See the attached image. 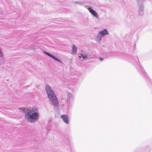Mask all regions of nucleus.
<instances>
[{"label":"nucleus","instance_id":"obj_1","mask_svg":"<svg viewBox=\"0 0 152 152\" xmlns=\"http://www.w3.org/2000/svg\"><path fill=\"white\" fill-rule=\"evenodd\" d=\"M37 110L35 108L27 109L25 113V118L29 120L31 122H33L37 120L39 116L38 113L36 112Z\"/></svg>","mask_w":152,"mask_h":152},{"label":"nucleus","instance_id":"obj_2","mask_svg":"<svg viewBox=\"0 0 152 152\" xmlns=\"http://www.w3.org/2000/svg\"><path fill=\"white\" fill-rule=\"evenodd\" d=\"M46 89L48 98L50 101L55 105L58 106V102L57 98L50 87L47 85L46 87Z\"/></svg>","mask_w":152,"mask_h":152},{"label":"nucleus","instance_id":"obj_3","mask_svg":"<svg viewBox=\"0 0 152 152\" xmlns=\"http://www.w3.org/2000/svg\"><path fill=\"white\" fill-rule=\"evenodd\" d=\"M45 53L46 55H47L49 56V57L52 58H53L56 61H58L59 63H62V62L61 61H60L59 59H58L57 58H56L54 56H53V55H51V54H50L49 53L47 52H45Z\"/></svg>","mask_w":152,"mask_h":152},{"label":"nucleus","instance_id":"obj_4","mask_svg":"<svg viewBox=\"0 0 152 152\" xmlns=\"http://www.w3.org/2000/svg\"><path fill=\"white\" fill-rule=\"evenodd\" d=\"M99 34L101 36H104L108 34V33L106 29H104V30L100 31L99 33Z\"/></svg>","mask_w":152,"mask_h":152},{"label":"nucleus","instance_id":"obj_5","mask_svg":"<svg viewBox=\"0 0 152 152\" xmlns=\"http://www.w3.org/2000/svg\"><path fill=\"white\" fill-rule=\"evenodd\" d=\"M61 118L63 119L65 122L68 123L69 122V120L67 115H61Z\"/></svg>","mask_w":152,"mask_h":152},{"label":"nucleus","instance_id":"obj_6","mask_svg":"<svg viewBox=\"0 0 152 152\" xmlns=\"http://www.w3.org/2000/svg\"><path fill=\"white\" fill-rule=\"evenodd\" d=\"M89 11L96 18L98 17L97 14L93 10H90Z\"/></svg>","mask_w":152,"mask_h":152},{"label":"nucleus","instance_id":"obj_7","mask_svg":"<svg viewBox=\"0 0 152 152\" xmlns=\"http://www.w3.org/2000/svg\"><path fill=\"white\" fill-rule=\"evenodd\" d=\"M72 53H75L77 50V47L74 45L73 46L72 48Z\"/></svg>","mask_w":152,"mask_h":152},{"label":"nucleus","instance_id":"obj_8","mask_svg":"<svg viewBox=\"0 0 152 152\" xmlns=\"http://www.w3.org/2000/svg\"><path fill=\"white\" fill-rule=\"evenodd\" d=\"M82 56L83 58V60H84L86 59V58L87 57V56H86V55L83 56Z\"/></svg>","mask_w":152,"mask_h":152},{"label":"nucleus","instance_id":"obj_9","mask_svg":"<svg viewBox=\"0 0 152 152\" xmlns=\"http://www.w3.org/2000/svg\"><path fill=\"white\" fill-rule=\"evenodd\" d=\"M99 59L101 61H102L103 60V58H99Z\"/></svg>","mask_w":152,"mask_h":152},{"label":"nucleus","instance_id":"obj_10","mask_svg":"<svg viewBox=\"0 0 152 152\" xmlns=\"http://www.w3.org/2000/svg\"><path fill=\"white\" fill-rule=\"evenodd\" d=\"M98 38L100 40L101 38L100 37H98Z\"/></svg>","mask_w":152,"mask_h":152},{"label":"nucleus","instance_id":"obj_11","mask_svg":"<svg viewBox=\"0 0 152 152\" xmlns=\"http://www.w3.org/2000/svg\"><path fill=\"white\" fill-rule=\"evenodd\" d=\"M79 57L80 58H81V56H79Z\"/></svg>","mask_w":152,"mask_h":152}]
</instances>
